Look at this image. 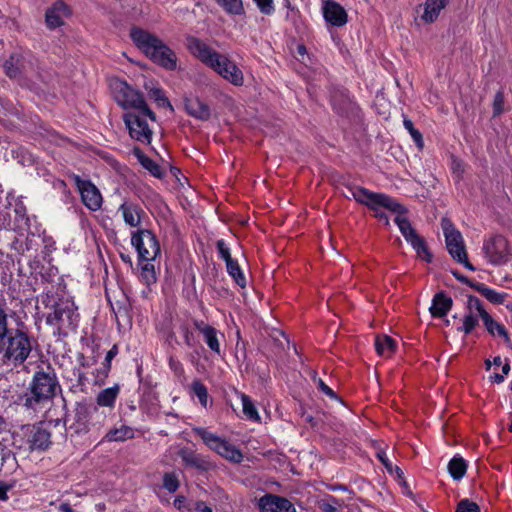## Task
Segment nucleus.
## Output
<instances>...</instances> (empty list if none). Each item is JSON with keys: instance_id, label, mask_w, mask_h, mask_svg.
Here are the masks:
<instances>
[{"instance_id": "f257e3e1", "label": "nucleus", "mask_w": 512, "mask_h": 512, "mask_svg": "<svg viewBox=\"0 0 512 512\" xmlns=\"http://www.w3.org/2000/svg\"><path fill=\"white\" fill-rule=\"evenodd\" d=\"M14 324L15 326L0 338V354L4 363L18 367L26 362L38 342L29 325L19 316L14 318Z\"/></svg>"}, {"instance_id": "f03ea898", "label": "nucleus", "mask_w": 512, "mask_h": 512, "mask_svg": "<svg viewBox=\"0 0 512 512\" xmlns=\"http://www.w3.org/2000/svg\"><path fill=\"white\" fill-rule=\"evenodd\" d=\"M187 49L207 67L211 68L223 79L235 86L244 84V75L241 69L228 56L220 54L201 39L187 37Z\"/></svg>"}, {"instance_id": "7ed1b4c3", "label": "nucleus", "mask_w": 512, "mask_h": 512, "mask_svg": "<svg viewBox=\"0 0 512 512\" xmlns=\"http://www.w3.org/2000/svg\"><path fill=\"white\" fill-rule=\"evenodd\" d=\"M60 390V384L54 368L47 365L46 369L34 372L27 390L18 397L19 404L26 410L34 412L42 409Z\"/></svg>"}, {"instance_id": "20e7f679", "label": "nucleus", "mask_w": 512, "mask_h": 512, "mask_svg": "<svg viewBox=\"0 0 512 512\" xmlns=\"http://www.w3.org/2000/svg\"><path fill=\"white\" fill-rule=\"evenodd\" d=\"M41 302L52 311L46 316V324L53 329L54 336H67L75 331L79 322L77 306L70 298L54 299L50 292L41 294Z\"/></svg>"}, {"instance_id": "39448f33", "label": "nucleus", "mask_w": 512, "mask_h": 512, "mask_svg": "<svg viewBox=\"0 0 512 512\" xmlns=\"http://www.w3.org/2000/svg\"><path fill=\"white\" fill-rule=\"evenodd\" d=\"M130 37L134 44L153 62L168 70H174L177 65V57L159 37L134 26L130 29Z\"/></svg>"}, {"instance_id": "423d86ee", "label": "nucleus", "mask_w": 512, "mask_h": 512, "mask_svg": "<svg viewBox=\"0 0 512 512\" xmlns=\"http://www.w3.org/2000/svg\"><path fill=\"white\" fill-rule=\"evenodd\" d=\"M12 438L17 449L30 453L45 452L52 445L51 432L43 423L22 425L13 432Z\"/></svg>"}, {"instance_id": "0eeeda50", "label": "nucleus", "mask_w": 512, "mask_h": 512, "mask_svg": "<svg viewBox=\"0 0 512 512\" xmlns=\"http://www.w3.org/2000/svg\"><path fill=\"white\" fill-rule=\"evenodd\" d=\"M113 93L117 103L124 109L132 108L133 111H144L149 115V119L156 121L155 113L148 107L144 96L138 90L129 86L124 81H117L113 86Z\"/></svg>"}, {"instance_id": "6e6552de", "label": "nucleus", "mask_w": 512, "mask_h": 512, "mask_svg": "<svg viewBox=\"0 0 512 512\" xmlns=\"http://www.w3.org/2000/svg\"><path fill=\"white\" fill-rule=\"evenodd\" d=\"M441 227L445 236L446 248L451 257L458 263L463 264L467 269L474 271V266L468 261L461 233L447 217L442 218Z\"/></svg>"}, {"instance_id": "1a4fd4ad", "label": "nucleus", "mask_w": 512, "mask_h": 512, "mask_svg": "<svg viewBox=\"0 0 512 512\" xmlns=\"http://www.w3.org/2000/svg\"><path fill=\"white\" fill-rule=\"evenodd\" d=\"M482 253L493 266H502L512 259V247L503 235H492L484 239Z\"/></svg>"}, {"instance_id": "9d476101", "label": "nucleus", "mask_w": 512, "mask_h": 512, "mask_svg": "<svg viewBox=\"0 0 512 512\" xmlns=\"http://www.w3.org/2000/svg\"><path fill=\"white\" fill-rule=\"evenodd\" d=\"M350 192L353 198L369 209H376V206H384L393 213H401L405 211V207L393 197L384 193L372 192L364 187H351Z\"/></svg>"}, {"instance_id": "9b49d317", "label": "nucleus", "mask_w": 512, "mask_h": 512, "mask_svg": "<svg viewBox=\"0 0 512 512\" xmlns=\"http://www.w3.org/2000/svg\"><path fill=\"white\" fill-rule=\"evenodd\" d=\"M131 244L137 251L139 261H154L161 252L156 235L148 229L132 232Z\"/></svg>"}, {"instance_id": "f8f14e48", "label": "nucleus", "mask_w": 512, "mask_h": 512, "mask_svg": "<svg viewBox=\"0 0 512 512\" xmlns=\"http://www.w3.org/2000/svg\"><path fill=\"white\" fill-rule=\"evenodd\" d=\"M406 213V208L404 212L396 213L397 216L394 218V222L398 226L404 239L412 246L417 255L424 261L430 263L432 261V254L428 250L424 238L417 233L410 220L405 216Z\"/></svg>"}, {"instance_id": "ddd939ff", "label": "nucleus", "mask_w": 512, "mask_h": 512, "mask_svg": "<svg viewBox=\"0 0 512 512\" xmlns=\"http://www.w3.org/2000/svg\"><path fill=\"white\" fill-rule=\"evenodd\" d=\"M147 118H149V115L141 110L130 111L123 115V120L130 137L146 145L151 143L153 136V131L148 125Z\"/></svg>"}, {"instance_id": "4468645a", "label": "nucleus", "mask_w": 512, "mask_h": 512, "mask_svg": "<svg viewBox=\"0 0 512 512\" xmlns=\"http://www.w3.org/2000/svg\"><path fill=\"white\" fill-rule=\"evenodd\" d=\"M73 180L80 192L82 203L91 211L99 210L103 202L99 189L90 180H84L79 175H74Z\"/></svg>"}, {"instance_id": "2eb2a0df", "label": "nucleus", "mask_w": 512, "mask_h": 512, "mask_svg": "<svg viewBox=\"0 0 512 512\" xmlns=\"http://www.w3.org/2000/svg\"><path fill=\"white\" fill-rule=\"evenodd\" d=\"M470 302H471L470 306L472 308L476 309L480 318L483 320V323H484L487 331L492 335H495L497 333L499 336H502L504 338L506 345L508 347L512 348V342H511V339L509 337L507 330L505 329V327L503 325L496 322L491 317V315L484 309L483 304L480 301V299L477 298L476 296L470 295Z\"/></svg>"}, {"instance_id": "dca6fc26", "label": "nucleus", "mask_w": 512, "mask_h": 512, "mask_svg": "<svg viewBox=\"0 0 512 512\" xmlns=\"http://www.w3.org/2000/svg\"><path fill=\"white\" fill-rule=\"evenodd\" d=\"M92 410H96V408L92 407L85 401L76 402L74 408V421L69 426V430L72 432V435L76 434L81 436L89 432Z\"/></svg>"}, {"instance_id": "f3484780", "label": "nucleus", "mask_w": 512, "mask_h": 512, "mask_svg": "<svg viewBox=\"0 0 512 512\" xmlns=\"http://www.w3.org/2000/svg\"><path fill=\"white\" fill-rule=\"evenodd\" d=\"M194 327L203 336L210 351L217 356H222L220 339H224V334L203 320H195Z\"/></svg>"}, {"instance_id": "a211bd4d", "label": "nucleus", "mask_w": 512, "mask_h": 512, "mask_svg": "<svg viewBox=\"0 0 512 512\" xmlns=\"http://www.w3.org/2000/svg\"><path fill=\"white\" fill-rule=\"evenodd\" d=\"M261 512H296L295 506L287 498L266 494L259 500Z\"/></svg>"}, {"instance_id": "6ab92c4d", "label": "nucleus", "mask_w": 512, "mask_h": 512, "mask_svg": "<svg viewBox=\"0 0 512 512\" xmlns=\"http://www.w3.org/2000/svg\"><path fill=\"white\" fill-rule=\"evenodd\" d=\"M178 455L186 467L194 468L202 472H206L213 467L208 457L196 453L187 447L181 448L178 451Z\"/></svg>"}, {"instance_id": "aec40b11", "label": "nucleus", "mask_w": 512, "mask_h": 512, "mask_svg": "<svg viewBox=\"0 0 512 512\" xmlns=\"http://www.w3.org/2000/svg\"><path fill=\"white\" fill-rule=\"evenodd\" d=\"M325 20L333 26L341 27L347 23V13L345 9L333 0H327L323 6Z\"/></svg>"}, {"instance_id": "412c9836", "label": "nucleus", "mask_w": 512, "mask_h": 512, "mask_svg": "<svg viewBox=\"0 0 512 512\" xmlns=\"http://www.w3.org/2000/svg\"><path fill=\"white\" fill-rule=\"evenodd\" d=\"M70 14V10L68 5L58 0L53 3V5L47 9L45 13V21L50 29H55L64 24L63 16H67Z\"/></svg>"}, {"instance_id": "4be33fe9", "label": "nucleus", "mask_w": 512, "mask_h": 512, "mask_svg": "<svg viewBox=\"0 0 512 512\" xmlns=\"http://www.w3.org/2000/svg\"><path fill=\"white\" fill-rule=\"evenodd\" d=\"M5 74L9 78H20L27 72L25 58L21 53H12L3 63Z\"/></svg>"}, {"instance_id": "5701e85b", "label": "nucleus", "mask_w": 512, "mask_h": 512, "mask_svg": "<svg viewBox=\"0 0 512 512\" xmlns=\"http://www.w3.org/2000/svg\"><path fill=\"white\" fill-rule=\"evenodd\" d=\"M453 305L452 298L444 292H438L432 299V305L429 308L430 313L435 318H442L448 314Z\"/></svg>"}, {"instance_id": "b1692460", "label": "nucleus", "mask_w": 512, "mask_h": 512, "mask_svg": "<svg viewBox=\"0 0 512 512\" xmlns=\"http://www.w3.org/2000/svg\"><path fill=\"white\" fill-rule=\"evenodd\" d=\"M118 211L122 213L124 222L130 227H138L141 224V214L143 209L132 202H123Z\"/></svg>"}, {"instance_id": "393cba45", "label": "nucleus", "mask_w": 512, "mask_h": 512, "mask_svg": "<svg viewBox=\"0 0 512 512\" xmlns=\"http://www.w3.org/2000/svg\"><path fill=\"white\" fill-rule=\"evenodd\" d=\"M184 105L186 112L190 116L202 121L210 118L211 113L209 106L199 98H185Z\"/></svg>"}, {"instance_id": "a878e982", "label": "nucleus", "mask_w": 512, "mask_h": 512, "mask_svg": "<svg viewBox=\"0 0 512 512\" xmlns=\"http://www.w3.org/2000/svg\"><path fill=\"white\" fill-rule=\"evenodd\" d=\"M120 394V385L118 383L111 387L101 390L96 396V403L100 407L114 408L116 400Z\"/></svg>"}, {"instance_id": "bb28decb", "label": "nucleus", "mask_w": 512, "mask_h": 512, "mask_svg": "<svg viewBox=\"0 0 512 512\" xmlns=\"http://www.w3.org/2000/svg\"><path fill=\"white\" fill-rule=\"evenodd\" d=\"M449 0H426L424 3V13L421 18L426 23H433L444 9Z\"/></svg>"}, {"instance_id": "cd10ccee", "label": "nucleus", "mask_w": 512, "mask_h": 512, "mask_svg": "<svg viewBox=\"0 0 512 512\" xmlns=\"http://www.w3.org/2000/svg\"><path fill=\"white\" fill-rule=\"evenodd\" d=\"M470 296H468L466 313L463 317L462 326L458 327L457 330L459 332H463L465 335L472 333V331L479 324V314L476 309L470 306Z\"/></svg>"}, {"instance_id": "c85d7f7f", "label": "nucleus", "mask_w": 512, "mask_h": 512, "mask_svg": "<svg viewBox=\"0 0 512 512\" xmlns=\"http://www.w3.org/2000/svg\"><path fill=\"white\" fill-rule=\"evenodd\" d=\"M144 87L148 92L149 97L154 100L159 107H166L173 111V106L160 87L154 85L152 81L146 82Z\"/></svg>"}, {"instance_id": "c756f323", "label": "nucleus", "mask_w": 512, "mask_h": 512, "mask_svg": "<svg viewBox=\"0 0 512 512\" xmlns=\"http://www.w3.org/2000/svg\"><path fill=\"white\" fill-rule=\"evenodd\" d=\"M471 287L493 304H502L507 297L506 293H499L484 283H471Z\"/></svg>"}, {"instance_id": "7c9ffc66", "label": "nucleus", "mask_w": 512, "mask_h": 512, "mask_svg": "<svg viewBox=\"0 0 512 512\" xmlns=\"http://www.w3.org/2000/svg\"><path fill=\"white\" fill-rule=\"evenodd\" d=\"M132 438H134V429L127 425L110 429L104 437L108 442H123Z\"/></svg>"}, {"instance_id": "2f4dec72", "label": "nucleus", "mask_w": 512, "mask_h": 512, "mask_svg": "<svg viewBox=\"0 0 512 512\" xmlns=\"http://www.w3.org/2000/svg\"><path fill=\"white\" fill-rule=\"evenodd\" d=\"M216 453L234 463H240L243 460L242 452L225 439L218 447Z\"/></svg>"}, {"instance_id": "473e14b6", "label": "nucleus", "mask_w": 512, "mask_h": 512, "mask_svg": "<svg viewBox=\"0 0 512 512\" xmlns=\"http://www.w3.org/2000/svg\"><path fill=\"white\" fill-rule=\"evenodd\" d=\"M193 432L199 436L204 444L211 450L217 451L220 444L223 442L224 439L219 437L218 435L209 432L206 428L203 427H194Z\"/></svg>"}, {"instance_id": "72a5a7b5", "label": "nucleus", "mask_w": 512, "mask_h": 512, "mask_svg": "<svg viewBox=\"0 0 512 512\" xmlns=\"http://www.w3.org/2000/svg\"><path fill=\"white\" fill-rule=\"evenodd\" d=\"M375 349L379 355L390 357L396 349V342L388 335L377 336L375 339Z\"/></svg>"}, {"instance_id": "f704fd0d", "label": "nucleus", "mask_w": 512, "mask_h": 512, "mask_svg": "<svg viewBox=\"0 0 512 512\" xmlns=\"http://www.w3.org/2000/svg\"><path fill=\"white\" fill-rule=\"evenodd\" d=\"M467 464L466 461L460 456H454L448 463V471L450 476L459 481L466 473Z\"/></svg>"}, {"instance_id": "c9c22d12", "label": "nucleus", "mask_w": 512, "mask_h": 512, "mask_svg": "<svg viewBox=\"0 0 512 512\" xmlns=\"http://www.w3.org/2000/svg\"><path fill=\"white\" fill-rule=\"evenodd\" d=\"M139 265L141 266L140 277L141 280L147 285L150 286L157 282V275L155 271V266L152 261L144 262L139 261Z\"/></svg>"}, {"instance_id": "e433bc0d", "label": "nucleus", "mask_w": 512, "mask_h": 512, "mask_svg": "<svg viewBox=\"0 0 512 512\" xmlns=\"http://www.w3.org/2000/svg\"><path fill=\"white\" fill-rule=\"evenodd\" d=\"M229 15H243L245 13L242 0H214Z\"/></svg>"}, {"instance_id": "4c0bfd02", "label": "nucleus", "mask_w": 512, "mask_h": 512, "mask_svg": "<svg viewBox=\"0 0 512 512\" xmlns=\"http://www.w3.org/2000/svg\"><path fill=\"white\" fill-rule=\"evenodd\" d=\"M191 391L194 396H196L200 402V404L206 408L208 405L209 394L207 387L201 382V380L196 379L191 384Z\"/></svg>"}, {"instance_id": "58836bf2", "label": "nucleus", "mask_w": 512, "mask_h": 512, "mask_svg": "<svg viewBox=\"0 0 512 512\" xmlns=\"http://www.w3.org/2000/svg\"><path fill=\"white\" fill-rule=\"evenodd\" d=\"M241 400L243 406V414L245 417L251 421H260V416L251 398L245 394H242Z\"/></svg>"}, {"instance_id": "ea45409f", "label": "nucleus", "mask_w": 512, "mask_h": 512, "mask_svg": "<svg viewBox=\"0 0 512 512\" xmlns=\"http://www.w3.org/2000/svg\"><path fill=\"white\" fill-rule=\"evenodd\" d=\"M226 269L228 274L234 279V281L241 288L246 286V278L237 262V260H233L232 262L226 265Z\"/></svg>"}, {"instance_id": "a19ab883", "label": "nucleus", "mask_w": 512, "mask_h": 512, "mask_svg": "<svg viewBox=\"0 0 512 512\" xmlns=\"http://www.w3.org/2000/svg\"><path fill=\"white\" fill-rule=\"evenodd\" d=\"M403 125H404L405 129L411 135V137H412L413 141L415 142L416 146L419 149H422L423 146H424L422 134H421V132L418 129H416L414 127V124H413L412 120H410L408 118H404Z\"/></svg>"}, {"instance_id": "79ce46f5", "label": "nucleus", "mask_w": 512, "mask_h": 512, "mask_svg": "<svg viewBox=\"0 0 512 512\" xmlns=\"http://www.w3.org/2000/svg\"><path fill=\"white\" fill-rule=\"evenodd\" d=\"M163 487L169 492L174 493L180 487V481L177 475L173 472L165 473L163 475Z\"/></svg>"}, {"instance_id": "37998d69", "label": "nucleus", "mask_w": 512, "mask_h": 512, "mask_svg": "<svg viewBox=\"0 0 512 512\" xmlns=\"http://www.w3.org/2000/svg\"><path fill=\"white\" fill-rule=\"evenodd\" d=\"M146 170H148L151 175H153L154 177L156 178H163L164 177V172L161 168V166L156 163L154 160H152L151 158H145L144 159V162L142 161V164H141Z\"/></svg>"}, {"instance_id": "c03bdc74", "label": "nucleus", "mask_w": 512, "mask_h": 512, "mask_svg": "<svg viewBox=\"0 0 512 512\" xmlns=\"http://www.w3.org/2000/svg\"><path fill=\"white\" fill-rule=\"evenodd\" d=\"M110 370L111 366H107L106 364L102 363L101 366L95 371L94 384L98 386L104 385L109 376Z\"/></svg>"}, {"instance_id": "a18cd8bd", "label": "nucleus", "mask_w": 512, "mask_h": 512, "mask_svg": "<svg viewBox=\"0 0 512 512\" xmlns=\"http://www.w3.org/2000/svg\"><path fill=\"white\" fill-rule=\"evenodd\" d=\"M168 365H169L170 370L173 372V374L177 378H179V379L185 378V370H184L183 364L180 362V360H178L174 356L170 355L168 358Z\"/></svg>"}, {"instance_id": "49530a36", "label": "nucleus", "mask_w": 512, "mask_h": 512, "mask_svg": "<svg viewBox=\"0 0 512 512\" xmlns=\"http://www.w3.org/2000/svg\"><path fill=\"white\" fill-rule=\"evenodd\" d=\"M493 117H497L501 115L504 111V93L503 91L499 90L493 100Z\"/></svg>"}, {"instance_id": "de8ad7c7", "label": "nucleus", "mask_w": 512, "mask_h": 512, "mask_svg": "<svg viewBox=\"0 0 512 512\" xmlns=\"http://www.w3.org/2000/svg\"><path fill=\"white\" fill-rule=\"evenodd\" d=\"M10 329L9 314L6 308L0 305V338H3Z\"/></svg>"}, {"instance_id": "09e8293b", "label": "nucleus", "mask_w": 512, "mask_h": 512, "mask_svg": "<svg viewBox=\"0 0 512 512\" xmlns=\"http://www.w3.org/2000/svg\"><path fill=\"white\" fill-rule=\"evenodd\" d=\"M216 247L219 257L225 261L226 265L234 260L231 257L230 249L227 247L223 239H220L216 242Z\"/></svg>"}, {"instance_id": "8fccbe9b", "label": "nucleus", "mask_w": 512, "mask_h": 512, "mask_svg": "<svg viewBox=\"0 0 512 512\" xmlns=\"http://www.w3.org/2000/svg\"><path fill=\"white\" fill-rule=\"evenodd\" d=\"M456 512H480V507L469 499H462L457 505Z\"/></svg>"}, {"instance_id": "3c124183", "label": "nucleus", "mask_w": 512, "mask_h": 512, "mask_svg": "<svg viewBox=\"0 0 512 512\" xmlns=\"http://www.w3.org/2000/svg\"><path fill=\"white\" fill-rule=\"evenodd\" d=\"M259 11L264 15H272L275 11L273 0H253Z\"/></svg>"}, {"instance_id": "603ef678", "label": "nucleus", "mask_w": 512, "mask_h": 512, "mask_svg": "<svg viewBox=\"0 0 512 512\" xmlns=\"http://www.w3.org/2000/svg\"><path fill=\"white\" fill-rule=\"evenodd\" d=\"M180 332L184 338L186 346L193 347L195 345V337L189 327L186 324L181 325Z\"/></svg>"}, {"instance_id": "864d4df0", "label": "nucleus", "mask_w": 512, "mask_h": 512, "mask_svg": "<svg viewBox=\"0 0 512 512\" xmlns=\"http://www.w3.org/2000/svg\"><path fill=\"white\" fill-rule=\"evenodd\" d=\"M339 506L340 501L333 496H329L328 500L321 504V509L324 512H337Z\"/></svg>"}, {"instance_id": "5fc2aeb1", "label": "nucleus", "mask_w": 512, "mask_h": 512, "mask_svg": "<svg viewBox=\"0 0 512 512\" xmlns=\"http://www.w3.org/2000/svg\"><path fill=\"white\" fill-rule=\"evenodd\" d=\"M317 388L330 399L338 400L337 394L322 379L316 380Z\"/></svg>"}, {"instance_id": "6e6d98bb", "label": "nucleus", "mask_w": 512, "mask_h": 512, "mask_svg": "<svg viewBox=\"0 0 512 512\" xmlns=\"http://www.w3.org/2000/svg\"><path fill=\"white\" fill-rule=\"evenodd\" d=\"M174 507L180 512H188L190 508L187 504V499L183 495H178L173 501Z\"/></svg>"}, {"instance_id": "4d7b16f0", "label": "nucleus", "mask_w": 512, "mask_h": 512, "mask_svg": "<svg viewBox=\"0 0 512 512\" xmlns=\"http://www.w3.org/2000/svg\"><path fill=\"white\" fill-rule=\"evenodd\" d=\"M11 225V216L7 210H0V231L7 230Z\"/></svg>"}, {"instance_id": "13d9d810", "label": "nucleus", "mask_w": 512, "mask_h": 512, "mask_svg": "<svg viewBox=\"0 0 512 512\" xmlns=\"http://www.w3.org/2000/svg\"><path fill=\"white\" fill-rule=\"evenodd\" d=\"M376 455H377V458L379 459V461L384 465L386 470L390 474H392L393 473V469H394V465L389 460V458L387 457L386 453L384 451H379V452H377Z\"/></svg>"}, {"instance_id": "bf43d9fd", "label": "nucleus", "mask_w": 512, "mask_h": 512, "mask_svg": "<svg viewBox=\"0 0 512 512\" xmlns=\"http://www.w3.org/2000/svg\"><path fill=\"white\" fill-rule=\"evenodd\" d=\"M381 208H385L384 206H376V209H372L374 211V216L379 220L382 221L386 226H389V217L388 215L381 211Z\"/></svg>"}, {"instance_id": "052dcab7", "label": "nucleus", "mask_w": 512, "mask_h": 512, "mask_svg": "<svg viewBox=\"0 0 512 512\" xmlns=\"http://www.w3.org/2000/svg\"><path fill=\"white\" fill-rule=\"evenodd\" d=\"M10 246L12 250L16 251L19 254L25 253L26 247H24V242L18 237H15Z\"/></svg>"}, {"instance_id": "680f3d73", "label": "nucleus", "mask_w": 512, "mask_h": 512, "mask_svg": "<svg viewBox=\"0 0 512 512\" xmlns=\"http://www.w3.org/2000/svg\"><path fill=\"white\" fill-rule=\"evenodd\" d=\"M117 354L118 346L114 344L112 348L107 352L103 363L106 364L107 366H111V362L116 357Z\"/></svg>"}, {"instance_id": "e2e57ef3", "label": "nucleus", "mask_w": 512, "mask_h": 512, "mask_svg": "<svg viewBox=\"0 0 512 512\" xmlns=\"http://www.w3.org/2000/svg\"><path fill=\"white\" fill-rule=\"evenodd\" d=\"M13 485L0 481V500L6 501L8 499V491L12 489Z\"/></svg>"}, {"instance_id": "0e129e2a", "label": "nucleus", "mask_w": 512, "mask_h": 512, "mask_svg": "<svg viewBox=\"0 0 512 512\" xmlns=\"http://www.w3.org/2000/svg\"><path fill=\"white\" fill-rule=\"evenodd\" d=\"M392 474H395L397 480H399L400 484L404 487V488H408L407 487V482L405 481L404 479V473L403 471L401 470L400 467L398 466H394V469H393V473Z\"/></svg>"}, {"instance_id": "69168bd1", "label": "nucleus", "mask_w": 512, "mask_h": 512, "mask_svg": "<svg viewBox=\"0 0 512 512\" xmlns=\"http://www.w3.org/2000/svg\"><path fill=\"white\" fill-rule=\"evenodd\" d=\"M195 510L197 512H213L212 508L206 505V503L201 500L195 503Z\"/></svg>"}, {"instance_id": "338daca9", "label": "nucleus", "mask_w": 512, "mask_h": 512, "mask_svg": "<svg viewBox=\"0 0 512 512\" xmlns=\"http://www.w3.org/2000/svg\"><path fill=\"white\" fill-rule=\"evenodd\" d=\"M133 155H135L137 157V159L139 160V162L141 164H142V161L144 162L145 158H148V156H146L139 147H134Z\"/></svg>"}, {"instance_id": "774afa93", "label": "nucleus", "mask_w": 512, "mask_h": 512, "mask_svg": "<svg viewBox=\"0 0 512 512\" xmlns=\"http://www.w3.org/2000/svg\"><path fill=\"white\" fill-rule=\"evenodd\" d=\"M60 512H75L72 506L69 503H61L58 507Z\"/></svg>"}]
</instances>
